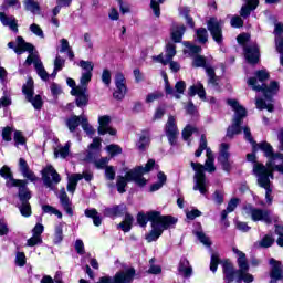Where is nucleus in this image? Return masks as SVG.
I'll use <instances>...</instances> for the list:
<instances>
[{"label":"nucleus","mask_w":283,"mask_h":283,"mask_svg":"<svg viewBox=\"0 0 283 283\" xmlns=\"http://www.w3.org/2000/svg\"><path fill=\"white\" fill-rule=\"evenodd\" d=\"M134 222V217L132 214H126L124 221H122L118 227L124 231V233H127L132 231V223Z\"/></svg>","instance_id":"nucleus-35"},{"label":"nucleus","mask_w":283,"mask_h":283,"mask_svg":"<svg viewBox=\"0 0 283 283\" xmlns=\"http://www.w3.org/2000/svg\"><path fill=\"white\" fill-rule=\"evenodd\" d=\"M25 185V180L7 181V187H19L18 198L20 200V203L30 202V198H32V195L30 193V190Z\"/></svg>","instance_id":"nucleus-13"},{"label":"nucleus","mask_w":283,"mask_h":283,"mask_svg":"<svg viewBox=\"0 0 283 283\" xmlns=\"http://www.w3.org/2000/svg\"><path fill=\"white\" fill-rule=\"evenodd\" d=\"M149 212L146 214L140 212L137 214V222L139 227H147V222H149Z\"/></svg>","instance_id":"nucleus-60"},{"label":"nucleus","mask_w":283,"mask_h":283,"mask_svg":"<svg viewBox=\"0 0 283 283\" xmlns=\"http://www.w3.org/2000/svg\"><path fill=\"white\" fill-rule=\"evenodd\" d=\"M182 34H185V25L175 27L171 31V39L175 43L182 41Z\"/></svg>","instance_id":"nucleus-34"},{"label":"nucleus","mask_w":283,"mask_h":283,"mask_svg":"<svg viewBox=\"0 0 283 283\" xmlns=\"http://www.w3.org/2000/svg\"><path fill=\"white\" fill-rule=\"evenodd\" d=\"M112 123V117L109 115H104L98 117V134L99 136H105V134H109V136H116V129L109 126Z\"/></svg>","instance_id":"nucleus-19"},{"label":"nucleus","mask_w":283,"mask_h":283,"mask_svg":"<svg viewBox=\"0 0 283 283\" xmlns=\"http://www.w3.org/2000/svg\"><path fill=\"white\" fill-rule=\"evenodd\" d=\"M196 238L199 240V242H201V244H203V247H211V239L205 234V232L202 231H196L195 232Z\"/></svg>","instance_id":"nucleus-42"},{"label":"nucleus","mask_w":283,"mask_h":283,"mask_svg":"<svg viewBox=\"0 0 283 283\" xmlns=\"http://www.w3.org/2000/svg\"><path fill=\"white\" fill-rule=\"evenodd\" d=\"M78 66L82 70H84V72H90V74H92V72H94V63L91 61L82 60V61H80Z\"/></svg>","instance_id":"nucleus-55"},{"label":"nucleus","mask_w":283,"mask_h":283,"mask_svg":"<svg viewBox=\"0 0 283 283\" xmlns=\"http://www.w3.org/2000/svg\"><path fill=\"white\" fill-rule=\"evenodd\" d=\"M185 48H188V53L190 56H193V54H200L202 52V49L198 45H193L190 42H184Z\"/></svg>","instance_id":"nucleus-53"},{"label":"nucleus","mask_w":283,"mask_h":283,"mask_svg":"<svg viewBox=\"0 0 283 283\" xmlns=\"http://www.w3.org/2000/svg\"><path fill=\"white\" fill-rule=\"evenodd\" d=\"M189 96H196V94L199 96V98H206L207 93L205 92V86L202 83H197V85H192L189 87L188 91Z\"/></svg>","instance_id":"nucleus-30"},{"label":"nucleus","mask_w":283,"mask_h":283,"mask_svg":"<svg viewBox=\"0 0 283 283\" xmlns=\"http://www.w3.org/2000/svg\"><path fill=\"white\" fill-rule=\"evenodd\" d=\"M19 169L22 176L31 182H36V180H39V178H36V175H34V172L30 169V166H28V161H25V159H19Z\"/></svg>","instance_id":"nucleus-24"},{"label":"nucleus","mask_w":283,"mask_h":283,"mask_svg":"<svg viewBox=\"0 0 283 283\" xmlns=\"http://www.w3.org/2000/svg\"><path fill=\"white\" fill-rule=\"evenodd\" d=\"M148 220L151 222V231L146 235L147 242H156L163 235V231L171 229L178 222V219L171 216H161L159 211L148 212Z\"/></svg>","instance_id":"nucleus-4"},{"label":"nucleus","mask_w":283,"mask_h":283,"mask_svg":"<svg viewBox=\"0 0 283 283\" xmlns=\"http://www.w3.org/2000/svg\"><path fill=\"white\" fill-rule=\"evenodd\" d=\"M270 264L272 265L270 272L271 282L277 283V280H282V264L275 259H271Z\"/></svg>","instance_id":"nucleus-25"},{"label":"nucleus","mask_w":283,"mask_h":283,"mask_svg":"<svg viewBox=\"0 0 283 283\" xmlns=\"http://www.w3.org/2000/svg\"><path fill=\"white\" fill-rule=\"evenodd\" d=\"M166 0H150V8L155 14V17H160V3L165 2Z\"/></svg>","instance_id":"nucleus-56"},{"label":"nucleus","mask_w":283,"mask_h":283,"mask_svg":"<svg viewBox=\"0 0 283 283\" xmlns=\"http://www.w3.org/2000/svg\"><path fill=\"white\" fill-rule=\"evenodd\" d=\"M178 126H176V118L174 116H169L166 123V136L170 143L174 145L178 138Z\"/></svg>","instance_id":"nucleus-20"},{"label":"nucleus","mask_w":283,"mask_h":283,"mask_svg":"<svg viewBox=\"0 0 283 283\" xmlns=\"http://www.w3.org/2000/svg\"><path fill=\"white\" fill-rule=\"evenodd\" d=\"M115 85L116 90L113 93V96L116 98V101H123L127 94V81L125 80V75H123V73H117L115 75Z\"/></svg>","instance_id":"nucleus-14"},{"label":"nucleus","mask_w":283,"mask_h":283,"mask_svg":"<svg viewBox=\"0 0 283 283\" xmlns=\"http://www.w3.org/2000/svg\"><path fill=\"white\" fill-rule=\"evenodd\" d=\"M8 48L13 50L15 54H23V52H29V54H33L34 52V45L25 42L22 36L17 38V46H14V42H9Z\"/></svg>","instance_id":"nucleus-18"},{"label":"nucleus","mask_w":283,"mask_h":283,"mask_svg":"<svg viewBox=\"0 0 283 283\" xmlns=\"http://www.w3.org/2000/svg\"><path fill=\"white\" fill-rule=\"evenodd\" d=\"M255 77H250L248 80V85L252 87L254 92H263L265 98L271 101L277 92H280V83L272 81L269 86L264 84L265 81H269V71L260 70L254 73Z\"/></svg>","instance_id":"nucleus-5"},{"label":"nucleus","mask_w":283,"mask_h":283,"mask_svg":"<svg viewBox=\"0 0 283 283\" xmlns=\"http://www.w3.org/2000/svg\"><path fill=\"white\" fill-rule=\"evenodd\" d=\"M82 129L87 134V136H94V134H96L94 127L90 125V122H87V117H82Z\"/></svg>","instance_id":"nucleus-44"},{"label":"nucleus","mask_w":283,"mask_h":283,"mask_svg":"<svg viewBox=\"0 0 283 283\" xmlns=\"http://www.w3.org/2000/svg\"><path fill=\"white\" fill-rule=\"evenodd\" d=\"M83 118H85V116L83 115L81 116L73 115L72 117L66 119V126L69 130L76 132V127H78V125H83Z\"/></svg>","instance_id":"nucleus-28"},{"label":"nucleus","mask_w":283,"mask_h":283,"mask_svg":"<svg viewBox=\"0 0 283 283\" xmlns=\"http://www.w3.org/2000/svg\"><path fill=\"white\" fill-rule=\"evenodd\" d=\"M243 134H244V138L245 140H248V143H250L252 145V149L253 153L255 154V151H258L259 149H261V151L264 153L265 156H272V146L271 144L263 142V143H255V140H253V137L251 136V128L244 126L243 127Z\"/></svg>","instance_id":"nucleus-11"},{"label":"nucleus","mask_w":283,"mask_h":283,"mask_svg":"<svg viewBox=\"0 0 283 283\" xmlns=\"http://www.w3.org/2000/svg\"><path fill=\"white\" fill-rule=\"evenodd\" d=\"M206 149L207 154V137L205 135H201L199 148L196 150L195 156L196 158H200L202 156V151Z\"/></svg>","instance_id":"nucleus-48"},{"label":"nucleus","mask_w":283,"mask_h":283,"mask_svg":"<svg viewBox=\"0 0 283 283\" xmlns=\"http://www.w3.org/2000/svg\"><path fill=\"white\" fill-rule=\"evenodd\" d=\"M60 202L63 209L66 211L69 216H73L72 206L70 203V198L67 197V192H65L64 188L60 191Z\"/></svg>","instance_id":"nucleus-27"},{"label":"nucleus","mask_w":283,"mask_h":283,"mask_svg":"<svg viewBox=\"0 0 283 283\" xmlns=\"http://www.w3.org/2000/svg\"><path fill=\"white\" fill-rule=\"evenodd\" d=\"M105 177H106V180H114L116 178V170L114 169L113 166H107L105 168Z\"/></svg>","instance_id":"nucleus-62"},{"label":"nucleus","mask_w":283,"mask_h":283,"mask_svg":"<svg viewBox=\"0 0 283 283\" xmlns=\"http://www.w3.org/2000/svg\"><path fill=\"white\" fill-rule=\"evenodd\" d=\"M230 157L231 154H229V144H221L218 160L222 165L224 171H231V161H229Z\"/></svg>","instance_id":"nucleus-21"},{"label":"nucleus","mask_w":283,"mask_h":283,"mask_svg":"<svg viewBox=\"0 0 283 283\" xmlns=\"http://www.w3.org/2000/svg\"><path fill=\"white\" fill-rule=\"evenodd\" d=\"M106 151H108L111 156H118V154H123V148L116 144H111L106 146Z\"/></svg>","instance_id":"nucleus-54"},{"label":"nucleus","mask_w":283,"mask_h":283,"mask_svg":"<svg viewBox=\"0 0 283 283\" xmlns=\"http://www.w3.org/2000/svg\"><path fill=\"white\" fill-rule=\"evenodd\" d=\"M18 209L23 218H30L32 216V206L29 202H21L18 205Z\"/></svg>","instance_id":"nucleus-36"},{"label":"nucleus","mask_w":283,"mask_h":283,"mask_svg":"<svg viewBox=\"0 0 283 283\" xmlns=\"http://www.w3.org/2000/svg\"><path fill=\"white\" fill-rule=\"evenodd\" d=\"M30 32H32V34H34L35 36H39V39H45V33L43 32V29H41V27L36 23H32L29 27Z\"/></svg>","instance_id":"nucleus-47"},{"label":"nucleus","mask_w":283,"mask_h":283,"mask_svg":"<svg viewBox=\"0 0 283 283\" xmlns=\"http://www.w3.org/2000/svg\"><path fill=\"white\" fill-rule=\"evenodd\" d=\"M256 109H268V112H273V103L269 102H264V99L256 97Z\"/></svg>","instance_id":"nucleus-43"},{"label":"nucleus","mask_w":283,"mask_h":283,"mask_svg":"<svg viewBox=\"0 0 283 283\" xmlns=\"http://www.w3.org/2000/svg\"><path fill=\"white\" fill-rule=\"evenodd\" d=\"M196 36H197V41H199V43H207V41L209 39V34L207 33V29H205V28L198 29L196 31Z\"/></svg>","instance_id":"nucleus-50"},{"label":"nucleus","mask_w":283,"mask_h":283,"mask_svg":"<svg viewBox=\"0 0 283 283\" xmlns=\"http://www.w3.org/2000/svg\"><path fill=\"white\" fill-rule=\"evenodd\" d=\"M192 66L193 67H208L207 66V59H205V56L202 55H196L193 57V61H192Z\"/></svg>","instance_id":"nucleus-52"},{"label":"nucleus","mask_w":283,"mask_h":283,"mask_svg":"<svg viewBox=\"0 0 283 283\" xmlns=\"http://www.w3.org/2000/svg\"><path fill=\"white\" fill-rule=\"evenodd\" d=\"M0 176H2V178H6V180H8L7 182H11V180H18L12 178V172L10 171V168L8 166L1 168Z\"/></svg>","instance_id":"nucleus-59"},{"label":"nucleus","mask_w":283,"mask_h":283,"mask_svg":"<svg viewBox=\"0 0 283 283\" xmlns=\"http://www.w3.org/2000/svg\"><path fill=\"white\" fill-rule=\"evenodd\" d=\"M34 65L38 76L42 78V81H48L50 78V74H48V71H45V67L43 66V62H41V59L39 55L31 53L27 57L24 65Z\"/></svg>","instance_id":"nucleus-12"},{"label":"nucleus","mask_w":283,"mask_h":283,"mask_svg":"<svg viewBox=\"0 0 283 283\" xmlns=\"http://www.w3.org/2000/svg\"><path fill=\"white\" fill-rule=\"evenodd\" d=\"M0 21L2 25L10 28L12 32H19V24L17 23V18H14V15L8 17L6 13L0 12Z\"/></svg>","instance_id":"nucleus-26"},{"label":"nucleus","mask_w":283,"mask_h":283,"mask_svg":"<svg viewBox=\"0 0 283 283\" xmlns=\"http://www.w3.org/2000/svg\"><path fill=\"white\" fill-rule=\"evenodd\" d=\"M176 56V44L169 42L166 45V60L168 63Z\"/></svg>","instance_id":"nucleus-46"},{"label":"nucleus","mask_w":283,"mask_h":283,"mask_svg":"<svg viewBox=\"0 0 283 283\" xmlns=\"http://www.w3.org/2000/svg\"><path fill=\"white\" fill-rule=\"evenodd\" d=\"M63 67H65V60H63L60 55H56L54 60V70L51 76H53V78L56 77V74H59Z\"/></svg>","instance_id":"nucleus-37"},{"label":"nucleus","mask_w":283,"mask_h":283,"mask_svg":"<svg viewBox=\"0 0 283 283\" xmlns=\"http://www.w3.org/2000/svg\"><path fill=\"white\" fill-rule=\"evenodd\" d=\"M189 261L184 260L180 262L178 271L182 274L184 277H189L191 275V268L188 266Z\"/></svg>","instance_id":"nucleus-41"},{"label":"nucleus","mask_w":283,"mask_h":283,"mask_svg":"<svg viewBox=\"0 0 283 283\" xmlns=\"http://www.w3.org/2000/svg\"><path fill=\"white\" fill-rule=\"evenodd\" d=\"M72 147V142H67L64 146H57L54 149V157L55 158H67L70 156V148Z\"/></svg>","instance_id":"nucleus-29"},{"label":"nucleus","mask_w":283,"mask_h":283,"mask_svg":"<svg viewBox=\"0 0 283 283\" xmlns=\"http://www.w3.org/2000/svg\"><path fill=\"white\" fill-rule=\"evenodd\" d=\"M275 48L280 54V65L283 66V36H275Z\"/></svg>","instance_id":"nucleus-45"},{"label":"nucleus","mask_w":283,"mask_h":283,"mask_svg":"<svg viewBox=\"0 0 283 283\" xmlns=\"http://www.w3.org/2000/svg\"><path fill=\"white\" fill-rule=\"evenodd\" d=\"M85 92H87V87L83 86H76L71 91L72 96H76L77 107H85L87 105L88 97Z\"/></svg>","instance_id":"nucleus-23"},{"label":"nucleus","mask_w":283,"mask_h":283,"mask_svg":"<svg viewBox=\"0 0 283 283\" xmlns=\"http://www.w3.org/2000/svg\"><path fill=\"white\" fill-rule=\"evenodd\" d=\"M227 103L234 112L232 125L228 127L227 130V137L233 138L234 136H238V134L242 133L240 125H242V120L247 118V109L242 107L237 99H227Z\"/></svg>","instance_id":"nucleus-6"},{"label":"nucleus","mask_w":283,"mask_h":283,"mask_svg":"<svg viewBox=\"0 0 283 283\" xmlns=\"http://www.w3.org/2000/svg\"><path fill=\"white\" fill-rule=\"evenodd\" d=\"M136 147L139 151H145V149L149 147V135L147 134L142 135L138 142L136 143Z\"/></svg>","instance_id":"nucleus-38"},{"label":"nucleus","mask_w":283,"mask_h":283,"mask_svg":"<svg viewBox=\"0 0 283 283\" xmlns=\"http://www.w3.org/2000/svg\"><path fill=\"white\" fill-rule=\"evenodd\" d=\"M275 242V239H273V235L265 234L260 241L259 247L261 249H269L270 247H273V243Z\"/></svg>","instance_id":"nucleus-40"},{"label":"nucleus","mask_w":283,"mask_h":283,"mask_svg":"<svg viewBox=\"0 0 283 283\" xmlns=\"http://www.w3.org/2000/svg\"><path fill=\"white\" fill-rule=\"evenodd\" d=\"M41 174H42V180L45 187H48L49 189H54V186L61 182V175L56 172V169H54L52 165L44 167Z\"/></svg>","instance_id":"nucleus-10"},{"label":"nucleus","mask_w":283,"mask_h":283,"mask_svg":"<svg viewBox=\"0 0 283 283\" xmlns=\"http://www.w3.org/2000/svg\"><path fill=\"white\" fill-rule=\"evenodd\" d=\"M159 98H163V93L154 92L146 96V103H154L155 101H158Z\"/></svg>","instance_id":"nucleus-64"},{"label":"nucleus","mask_w":283,"mask_h":283,"mask_svg":"<svg viewBox=\"0 0 283 283\" xmlns=\"http://www.w3.org/2000/svg\"><path fill=\"white\" fill-rule=\"evenodd\" d=\"M253 171L258 178L259 186L265 189L266 203L271 205V202H273V197L271 196L273 189H271V179H269V176L266 175L269 169L262 164H254Z\"/></svg>","instance_id":"nucleus-8"},{"label":"nucleus","mask_w":283,"mask_h":283,"mask_svg":"<svg viewBox=\"0 0 283 283\" xmlns=\"http://www.w3.org/2000/svg\"><path fill=\"white\" fill-rule=\"evenodd\" d=\"M22 92H23L27 101H29V103L32 104L34 109H41V107H43V99L41 98V95L34 96V82L32 81V78H29L27 81V83L22 87ZM32 96H34V97H32Z\"/></svg>","instance_id":"nucleus-9"},{"label":"nucleus","mask_w":283,"mask_h":283,"mask_svg":"<svg viewBox=\"0 0 283 283\" xmlns=\"http://www.w3.org/2000/svg\"><path fill=\"white\" fill-rule=\"evenodd\" d=\"M90 81H92V73L90 72L82 73V76L80 80V83H81L80 87H87V84L90 83Z\"/></svg>","instance_id":"nucleus-61"},{"label":"nucleus","mask_w":283,"mask_h":283,"mask_svg":"<svg viewBox=\"0 0 283 283\" xmlns=\"http://www.w3.org/2000/svg\"><path fill=\"white\" fill-rule=\"evenodd\" d=\"M78 180H83V175L74 174L71 177H69V182H67L69 193H74V191H76V186L78 185Z\"/></svg>","instance_id":"nucleus-31"},{"label":"nucleus","mask_w":283,"mask_h":283,"mask_svg":"<svg viewBox=\"0 0 283 283\" xmlns=\"http://www.w3.org/2000/svg\"><path fill=\"white\" fill-rule=\"evenodd\" d=\"M244 56L248 63L254 65L260 61V49L255 44L244 46Z\"/></svg>","instance_id":"nucleus-22"},{"label":"nucleus","mask_w":283,"mask_h":283,"mask_svg":"<svg viewBox=\"0 0 283 283\" xmlns=\"http://www.w3.org/2000/svg\"><path fill=\"white\" fill-rule=\"evenodd\" d=\"M42 210L44 213H49L50 216H56L57 218H63V213H61V211L56 210V208L50 205L42 206Z\"/></svg>","instance_id":"nucleus-49"},{"label":"nucleus","mask_w":283,"mask_h":283,"mask_svg":"<svg viewBox=\"0 0 283 283\" xmlns=\"http://www.w3.org/2000/svg\"><path fill=\"white\" fill-rule=\"evenodd\" d=\"M279 150L283 151V128L279 133ZM269 158L266 165L264 166L268 169L266 176L268 178H273V172L279 171V174H283V165L277 163H283V154L282 153H273L272 155L266 156Z\"/></svg>","instance_id":"nucleus-7"},{"label":"nucleus","mask_w":283,"mask_h":283,"mask_svg":"<svg viewBox=\"0 0 283 283\" xmlns=\"http://www.w3.org/2000/svg\"><path fill=\"white\" fill-rule=\"evenodd\" d=\"M222 25H224V22L218 21L216 18L208 21V30L216 43H222Z\"/></svg>","instance_id":"nucleus-15"},{"label":"nucleus","mask_w":283,"mask_h":283,"mask_svg":"<svg viewBox=\"0 0 283 283\" xmlns=\"http://www.w3.org/2000/svg\"><path fill=\"white\" fill-rule=\"evenodd\" d=\"M245 213L250 216L251 220L253 222H266V224L271 223V214H269V211L258 209V208H247Z\"/></svg>","instance_id":"nucleus-16"},{"label":"nucleus","mask_w":283,"mask_h":283,"mask_svg":"<svg viewBox=\"0 0 283 283\" xmlns=\"http://www.w3.org/2000/svg\"><path fill=\"white\" fill-rule=\"evenodd\" d=\"M218 264H220V255H218V253H213L210 261V271H212V273L218 271Z\"/></svg>","instance_id":"nucleus-57"},{"label":"nucleus","mask_w":283,"mask_h":283,"mask_svg":"<svg viewBox=\"0 0 283 283\" xmlns=\"http://www.w3.org/2000/svg\"><path fill=\"white\" fill-rule=\"evenodd\" d=\"M126 207L125 205L114 206L112 208H106L104 210V214L108 218H112L114 216H123V211H125Z\"/></svg>","instance_id":"nucleus-33"},{"label":"nucleus","mask_w":283,"mask_h":283,"mask_svg":"<svg viewBox=\"0 0 283 283\" xmlns=\"http://www.w3.org/2000/svg\"><path fill=\"white\" fill-rule=\"evenodd\" d=\"M233 253H235L238 258V266L239 270H233V264H231L229 261L223 262V273H224V280L227 283L233 282L235 280L237 275V282H245L251 283L253 282V275L249 274V263L247 262V254L244 252L238 250V248L232 249Z\"/></svg>","instance_id":"nucleus-1"},{"label":"nucleus","mask_w":283,"mask_h":283,"mask_svg":"<svg viewBox=\"0 0 283 283\" xmlns=\"http://www.w3.org/2000/svg\"><path fill=\"white\" fill-rule=\"evenodd\" d=\"M230 25L232 28H242V25H244V21L242 20V18H240V15H234L230 21Z\"/></svg>","instance_id":"nucleus-63"},{"label":"nucleus","mask_w":283,"mask_h":283,"mask_svg":"<svg viewBox=\"0 0 283 283\" xmlns=\"http://www.w3.org/2000/svg\"><path fill=\"white\" fill-rule=\"evenodd\" d=\"M216 157L213 156V151L211 148H207V159L205 165L191 161L190 165L195 171L193 180V191H199L202 196L207 193V187H209V181H207V176L205 171L208 174H213L216 171Z\"/></svg>","instance_id":"nucleus-2"},{"label":"nucleus","mask_w":283,"mask_h":283,"mask_svg":"<svg viewBox=\"0 0 283 283\" xmlns=\"http://www.w3.org/2000/svg\"><path fill=\"white\" fill-rule=\"evenodd\" d=\"M24 8L27 12H31V14H41V6L34 0H25Z\"/></svg>","instance_id":"nucleus-32"},{"label":"nucleus","mask_w":283,"mask_h":283,"mask_svg":"<svg viewBox=\"0 0 283 283\" xmlns=\"http://www.w3.org/2000/svg\"><path fill=\"white\" fill-rule=\"evenodd\" d=\"M154 165H156V161L154 159H149L145 167L138 166L127 171L125 177L118 176L116 182L118 193H125L127 182H135L138 187H145V185H147V179L143 176H145V174H149V171L154 169Z\"/></svg>","instance_id":"nucleus-3"},{"label":"nucleus","mask_w":283,"mask_h":283,"mask_svg":"<svg viewBox=\"0 0 283 283\" xmlns=\"http://www.w3.org/2000/svg\"><path fill=\"white\" fill-rule=\"evenodd\" d=\"M53 242H54V244H60V242H63V226L62 224H59L55 227Z\"/></svg>","instance_id":"nucleus-51"},{"label":"nucleus","mask_w":283,"mask_h":283,"mask_svg":"<svg viewBox=\"0 0 283 283\" xmlns=\"http://www.w3.org/2000/svg\"><path fill=\"white\" fill-rule=\"evenodd\" d=\"M164 81L166 94H169L177 99L180 98L181 94H185V90H187V84L184 81L177 82L175 85V90L171 87V85H169V80L167 78V75L164 76Z\"/></svg>","instance_id":"nucleus-17"},{"label":"nucleus","mask_w":283,"mask_h":283,"mask_svg":"<svg viewBox=\"0 0 283 283\" xmlns=\"http://www.w3.org/2000/svg\"><path fill=\"white\" fill-rule=\"evenodd\" d=\"M206 72L208 74V85L212 87H218V77L216 76V70L213 67H206Z\"/></svg>","instance_id":"nucleus-39"},{"label":"nucleus","mask_w":283,"mask_h":283,"mask_svg":"<svg viewBox=\"0 0 283 283\" xmlns=\"http://www.w3.org/2000/svg\"><path fill=\"white\" fill-rule=\"evenodd\" d=\"M13 140L17 147H19V145H25V137L23 136V133H21V130L14 132Z\"/></svg>","instance_id":"nucleus-58"}]
</instances>
